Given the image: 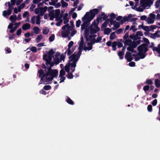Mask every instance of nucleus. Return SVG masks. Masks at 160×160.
<instances>
[{
	"label": "nucleus",
	"instance_id": "1",
	"mask_svg": "<svg viewBox=\"0 0 160 160\" xmlns=\"http://www.w3.org/2000/svg\"><path fill=\"white\" fill-rule=\"evenodd\" d=\"M80 57L77 56L75 53L73 54L69 57L70 61H72L71 65V69L72 73L75 71V68L76 67V63Z\"/></svg>",
	"mask_w": 160,
	"mask_h": 160
},
{
	"label": "nucleus",
	"instance_id": "2",
	"mask_svg": "<svg viewBox=\"0 0 160 160\" xmlns=\"http://www.w3.org/2000/svg\"><path fill=\"white\" fill-rule=\"evenodd\" d=\"M98 12L99 10L98 9L94 8L90 11V15H89V12H87L84 15V17L85 18H87V19L89 20V21H91L95 17V15L98 14Z\"/></svg>",
	"mask_w": 160,
	"mask_h": 160
},
{
	"label": "nucleus",
	"instance_id": "3",
	"mask_svg": "<svg viewBox=\"0 0 160 160\" xmlns=\"http://www.w3.org/2000/svg\"><path fill=\"white\" fill-rule=\"evenodd\" d=\"M148 45L146 43H143L140 45L137 48V50L139 52H143L146 53L148 51Z\"/></svg>",
	"mask_w": 160,
	"mask_h": 160
},
{
	"label": "nucleus",
	"instance_id": "4",
	"mask_svg": "<svg viewBox=\"0 0 160 160\" xmlns=\"http://www.w3.org/2000/svg\"><path fill=\"white\" fill-rule=\"evenodd\" d=\"M82 20L83 21V23L81 25V29L82 30L87 28L90 24V22L91 21H89L87 18H85L84 17L82 18Z\"/></svg>",
	"mask_w": 160,
	"mask_h": 160
},
{
	"label": "nucleus",
	"instance_id": "5",
	"mask_svg": "<svg viewBox=\"0 0 160 160\" xmlns=\"http://www.w3.org/2000/svg\"><path fill=\"white\" fill-rule=\"evenodd\" d=\"M84 43V41H82V40H81L79 43V47L78 48V52H75L74 53H75L77 56L80 57L82 53V48L83 46Z\"/></svg>",
	"mask_w": 160,
	"mask_h": 160
},
{
	"label": "nucleus",
	"instance_id": "6",
	"mask_svg": "<svg viewBox=\"0 0 160 160\" xmlns=\"http://www.w3.org/2000/svg\"><path fill=\"white\" fill-rule=\"evenodd\" d=\"M55 64L54 62H48L45 63V64L43 63L42 64V68L43 69H45V72H46V69H52V68L53 66Z\"/></svg>",
	"mask_w": 160,
	"mask_h": 160
},
{
	"label": "nucleus",
	"instance_id": "7",
	"mask_svg": "<svg viewBox=\"0 0 160 160\" xmlns=\"http://www.w3.org/2000/svg\"><path fill=\"white\" fill-rule=\"evenodd\" d=\"M48 76L52 77H57L58 74V71L57 69L54 70L52 69H48Z\"/></svg>",
	"mask_w": 160,
	"mask_h": 160
},
{
	"label": "nucleus",
	"instance_id": "8",
	"mask_svg": "<svg viewBox=\"0 0 160 160\" xmlns=\"http://www.w3.org/2000/svg\"><path fill=\"white\" fill-rule=\"evenodd\" d=\"M128 40H126L124 44L125 46H129L127 48V50L131 52L133 49L136 48L133 46V44L132 43L128 41Z\"/></svg>",
	"mask_w": 160,
	"mask_h": 160
},
{
	"label": "nucleus",
	"instance_id": "9",
	"mask_svg": "<svg viewBox=\"0 0 160 160\" xmlns=\"http://www.w3.org/2000/svg\"><path fill=\"white\" fill-rule=\"evenodd\" d=\"M54 58V56H50L48 55L47 54H44L43 56V60L45 61L46 63L48 62H52V59Z\"/></svg>",
	"mask_w": 160,
	"mask_h": 160
},
{
	"label": "nucleus",
	"instance_id": "10",
	"mask_svg": "<svg viewBox=\"0 0 160 160\" xmlns=\"http://www.w3.org/2000/svg\"><path fill=\"white\" fill-rule=\"evenodd\" d=\"M90 33L91 34H95L99 32L100 30V28H94L92 25H90L89 27Z\"/></svg>",
	"mask_w": 160,
	"mask_h": 160
},
{
	"label": "nucleus",
	"instance_id": "11",
	"mask_svg": "<svg viewBox=\"0 0 160 160\" xmlns=\"http://www.w3.org/2000/svg\"><path fill=\"white\" fill-rule=\"evenodd\" d=\"M60 13V9H56L55 10V15L56 20L57 21H58L60 20L62 16H61L60 17H59V15Z\"/></svg>",
	"mask_w": 160,
	"mask_h": 160
},
{
	"label": "nucleus",
	"instance_id": "12",
	"mask_svg": "<svg viewBox=\"0 0 160 160\" xmlns=\"http://www.w3.org/2000/svg\"><path fill=\"white\" fill-rule=\"evenodd\" d=\"M70 59H69L68 62L66 65L65 67V70L67 73H69L70 72V67L71 68V62L72 61H70Z\"/></svg>",
	"mask_w": 160,
	"mask_h": 160
},
{
	"label": "nucleus",
	"instance_id": "13",
	"mask_svg": "<svg viewBox=\"0 0 160 160\" xmlns=\"http://www.w3.org/2000/svg\"><path fill=\"white\" fill-rule=\"evenodd\" d=\"M48 9V7L47 6H44V7H40V13L39 14L41 16H43L45 12H46Z\"/></svg>",
	"mask_w": 160,
	"mask_h": 160
},
{
	"label": "nucleus",
	"instance_id": "14",
	"mask_svg": "<svg viewBox=\"0 0 160 160\" xmlns=\"http://www.w3.org/2000/svg\"><path fill=\"white\" fill-rule=\"evenodd\" d=\"M153 2L151 0H148L145 2V4L143 5L140 4L144 8H145L148 6L150 7L153 4Z\"/></svg>",
	"mask_w": 160,
	"mask_h": 160
},
{
	"label": "nucleus",
	"instance_id": "15",
	"mask_svg": "<svg viewBox=\"0 0 160 160\" xmlns=\"http://www.w3.org/2000/svg\"><path fill=\"white\" fill-rule=\"evenodd\" d=\"M128 41L132 43L133 44V46L136 48L138 45L139 44L141 43V40H138L136 41H132L131 39H128Z\"/></svg>",
	"mask_w": 160,
	"mask_h": 160
},
{
	"label": "nucleus",
	"instance_id": "16",
	"mask_svg": "<svg viewBox=\"0 0 160 160\" xmlns=\"http://www.w3.org/2000/svg\"><path fill=\"white\" fill-rule=\"evenodd\" d=\"M94 42H88L87 43V45L88 46V47H84V50L85 51L87 50L89 51L92 50V45L94 44Z\"/></svg>",
	"mask_w": 160,
	"mask_h": 160
},
{
	"label": "nucleus",
	"instance_id": "17",
	"mask_svg": "<svg viewBox=\"0 0 160 160\" xmlns=\"http://www.w3.org/2000/svg\"><path fill=\"white\" fill-rule=\"evenodd\" d=\"M31 28V25L28 23L24 24L22 26V28L23 30L25 31Z\"/></svg>",
	"mask_w": 160,
	"mask_h": 160
},
{
	"label": "nucleus",
	"instance_id": "18",
	"mask_svg": "<svg viewBox=\"0 0 160 160\" xmlns=\"http://www.w3.org/2000/svg\"><path fill=\"white\" fill-rule=\"evenodd\" d=\"M70 31L65 30L62 32V36L63 38H66L68 37L70 33Z\"/></svg>",
	"mask_w": 160,
	"mask_h": 160
},
{
	"label": "nucleus",
	"instance_id": "19",
	"mask_svg": "<svg viewBox=\"0 0 160 160\" xmlns=\"http://www.w3.org/2000/svg\"><path fill=\"white\" fill-rule=\"evenodd\" d=\"M89 31L90 30L89 27L85 29V38L87 41L89 40L88 37L89 34Z\"/></svg>",
	"mask_w": 160,
	"mask_h": 160
},
{
	"label": "nucleus",
	"instance_id": "20",
	"mask_svg": "<svg viewBox=\"0 0 160 160\" xmlns=\"http://www.w3.org/2000/svg\"><path fill=\"white\" fill-rule=\"evenodd\" d=\"M12 12V11H10L9 10H4L3 12V15L4 17H6L7 15H10Z\"/></svg>",
	"mask_w": 160,
	"mask_h": 160
},
{
	"label": "nucleus",
	"instance_id": "21",
	"mask_svg": "<svg viewBox=\"0 0 160 160\" xmlns=\"http://www.w3.org/2000/svg\"><path fill=\"white\" fill-rule=\"evenodd\" d=\"M9 19L12 23H15V22L17 20V17L16 15H13L11 16Z\"/></svg>",
	"mask_w": 160,
	"mask_h": 160
},
{
	"label": "nucleus",
	"instance_id": "22",
	"mask_svg": "<svg viewBox=\"0 0 160 160\" xmlns=\"http://www.w3.org/2000/svg\"><path fill=\"white\" fill-rule=\"evenodd\" d=\"M49 16L50 17V20L52 21L54 18H55V16L54 13V10L51 11L49 14Z\"/></svg>",
	"mask_w": 160,
	"mask_h": 160
},
{
	"label": "nucleus",
	"instance_id": "23",
	"mask_svg": "<svg viewBox=\"0 0 160 160\" xmlns=\"http://www.w3.org/2000/svg\"><path fill=\"white\" fill-rule=\"evenodd\" d=\"M33 30L36 34H38L40 32L39 28L37 27H34L33 28Z\"/></svg>",
	"mask_w": 160,
	"mask_h": 160
},
{
	"label": "nucleus",
	"instance_id": "24",
	"mask_svg": "<svg viewBox=\"0 0 160 160\" xmlns=\"http://www.w3.org/2000/svg\"><path fill=\"white\" fill-rule=\"evenodd\" d=\"M155 85L157 88L160 87V80L158 79H155Z\"/></svg>",
	"mask_w": 160,
	"mask_h": 160
},
{
	"label": "nucleus",
	"instance_id": "25",
	"mask_svg": "<svg viewBox=\"0 0 160 160\" xmlns=\"http://www.w3.org/2000/svg\"><path fill=\"white\" fill-rule=\"evenodd\" d=\"M138 55L139 56L141 59H143L146 56L147 54L146 53H144L143 52H139L138 53Z\"/></svg>",
	"mask_w": 160,
	"mask_h": 160
},
{
	"label": "nucleus",
	"instance_id": "26",
	"mask_svg": "<svg viewBox=\"0 0 160 160\" xmlns=\"http://www.w3.org/2000/svg\"><path fill=\"white\" fill-rule=\"evenodd\" d=\"M111 31V29L109 28H106L104 30V34L108 35Z\"/></svg>",
	"mask_w": 160,
	"mask_h": 160
},
{
	"label": "nucleus",
	"instance_id": "27",
	"mask_svg": "<svg viewBox=\"0 0 160 160\" xmlns=\"http://www.w3.org/2000/svg\"><path fill=\"white\" fill-rule=\"evenodd\" d=\"M117 45V42L116 41H114L112 42V50L113 51H116V46Z\"/></svg>",
	"mask_w": 160,
	"mask_h": 160
},
{
	"label": "nucleus",
	"instance_id": "28",
	"mask_svg": "<svg viewBox=\"0 0 160 160\" xmlns=\"http://www.w3.org/2000/svg\"><path fill=\"white\" fill-rule=\"evenodd\" d=\"M124 52H122V51H119L118 52V55L119 57V59H122L123 58V56L124 55Z\"/></svg>",
	"mask_w": 160,
	"mask_h": 160
},
{
	"label": "nucleus",
	"instance_id": "29",
	"mask_svg": "<svg viewBox=\"0 0 160 160\" xmlns=\"http://www.w3.org/2000/svg\"><path fill=\"white\" fill-rule=\"evenodd\" d=\"M7 3L8 7V9L10 11H12V10H13L14 8L13 6H14V5L11 4L9 2H8Z\"/></svg>",
	"mask_w": 160,
	"mask_h": 160
},
{
	"label": "nucleus",
	"instance_id": "30",
	"mask_svg": "<svg viewBox=\"0 0 160 160\" xmlns=\"http://www.w3.org/2000/svg\"><path fill=\"white\" fill-rule=\"evenodd\" d=\"M43 38L42 36V35H40L37 36V38L36 39V41L37 43L41 41V40Z\"/></svg>",
	"mask_w": 160,
	"mask_h": 160
},
{
	"label": "nucleus",
	"instance_id": "31",
	"mask_svg": "<svg viewBox=\"0 0 160 160\" xmlns=\"http://www.w3.org/2000/svg\"><path fill=\"white\" fill-rule=\"evenodd\" d=\"M157 33V31L154 33H151L150 37L153 39H155L156 38H158Z\"/></svg>",
	"mask_w": 160,
	"mask_h": 160
},
{
	"label": "nucleus",
	"instance_id": "32",
	"mask_svg": "<svg viewBox=\"0 0 160 160\" xmlns=\"http://www.w3.org/2000/svg\"><path fill=\"white\" fill-rule=\"evenodd\" d=\"M66 101L69 104L73 105L74 104L73 101L68 97H67V99L66 100Z\"/></svg>",
	"mask_w": 160,
	"mask_h": 160
},
{
	"label": "nucleus",
	"instance_id": "33",
	"mask_svg": "<svg viewBox=\"0 0 160 160\" xmlns=\"http://www.w3.org/2000/svg\"><path fill=\"white\" fill-rule=\"evenodd\" d=\"M148 24H152L154 22V20L152 18H148L146 20Z\"/></svg>",
	"mask_w": 160,
	"mask_h": 160
},
{
	"label": "nucleus",
	"instance_id": "34",
	"mask_svg": "<svg viewBox=\"0 0 160 160\" xmlns=\"http://www.w3.org/2000/svg\"><path fill=\"white\" fill-rule=\"evenodd\" d=\"M40 16L38 15L36 17V22L37 24H39L40 23Z\"/></svg>",
	"mask_w": 160,
	"mask_h": 160
},
{
	"label": "nucleus",
	"instance_id": "35",
	"mask_svg": "<svg viewBox=\"0 0 160 160\" xmlns=\"http://www.w3.org/2000/svg\"><path fill=\"white\" fill-rule=\"evenodd\" d=\"M49 30L48 28H46L42 30L43 33L45 35H47L48 34Z\"/></svg>",
	"mask_w": 160,
	"mask_h": 160
},
{
	"label": "nucleus",
	"instance_id": "36",
	"mask_svg": "<svg viewBox=\"0 0 160 160\" xmlns=\"http://www.w3.org/2000/svg\"><path fill=\"white\" fill-rule=\"evenodd\" d=\"M38 77H41L43 74L44 72L43 70L42 69H40L38 71Z\"/></svg>",
	"mask_w": 160,
	"mask_h": 160
},
{
	"label": "nucleus",
	"instance_id": "37",
	"mask_svg": "<svg viewBox=\"0 0 160 160\" xmlns=\"http://www.w3.org/2000/svg\"><path fill=\"white\" fill-rule=\"evenodd\" d=\"M98 24L99 23H98L97 22L96 23V21L94 20L90 25H92V27H94V28H99L98 27Z\"/></svg>",
	"mask_w": 160,
	"mask_h": 160
},
{
	"label": "nucleus",
	"instance_id": "38",
	"mask_svg": "<svg viewBox=\"0 0 160 160\" xmlns=\"http://www.w3.org/2000/svg\"><path fill=\"white\" fill-rule=\"evenodd\" d=\"M55 52L54 51L53 49H51L48 52V55L51 56H54L53 55L55 53Z\"/></svg>",
	"mask_w": 160,
	"mask_h": 160
},
{
	"label": "nucleus",
	"instance_id": "39",
	"mask_svg": "<svg viewBox=\"0 0 160 160\" xmlns=\"http://www.w3.org/2000/svg\"><path fill=\"white\" fill-rule=\"evenodd\" d=\"M145 83L148 85H151L152 84L153 82L150 79H147Z\"/></svg>",
	"mask_w": 160,
	"mask_h": 160
},
{
	"label": "nucleus",
	"instance_id": "40",
	"mask_svg": "<svg viewBox=\"0 0 160 160\" xmlns=\"http://www.w3.org/2000/svg\"><path fill=\"white\" fill-rule=\"evenodd\" d=\"M60 60L58 58H55L53 59V62L55 64L57 65L59 63Z\"/></svg>",
	"mask_w": 160,
	"mask_h": 160
},
{
	"label": "nucleus",
	"instance_id": "41",
	"mask_svg": "<svg viewBox=\"0 0 160 160\" xmlns=\"http://www.w3.org/2000/svg\"><path fill=\"white\" fill-rule=\"evenodd\" d=\"M115 32H113L111 33L110 36V39L111 40H113L115 38Z\"/></svg>",
	"mask_w": 160,
	"mask_h": 160
},
{
	"label": "nucleus",
	"instance_id": "42",
	"mask_svg": "<svg viewBox=\"0 0 160 160\" xmlns=\"http://www.w3.org/2000/svg\"><path fill=\"white\" fill-rule=\"evenodd\" d=\"M61 3L62 5V7L63 8H64L65 7H67L68 5V3L64 2L63 0H62L61 1Z\"/></svg>",
	"mask_w": 160,
	"mask_h": 160
},
{
	"label": "nucleus",
	"instance_id": "43",
	"mask_svg": "<svg viewBox=\"0 0 160 160\" xmlns=\"http://www.w3.org/2000/svg\"><path fill=\"white\" fill-rule=\"evenodd\" d=\"M68 74L67 75V78L69 79H72L73 77V76L72 72L68 73Z\"/></svg>",
	"mask_w": 160,
	"mask_h": 160
},
{
	"label": "nucleus",
	"instance_id": "44",
	"mask_svg": "<svg viewBox=\"0 0 160 160\" xmlns=\"http://www.w3.org/2000/svg\"><path fill=\"white\" fill-rule=\"evenodd\" d=\"M66 74L65 71L63 69H62L60 71L59 77H62Z\"/></svg>",
	"mask_w": 160,
	"mask_h": 160
},
{
	"label": "nucleus",
	"instance_id": "45",
	"mask_svg": "<svg viewBox=\"0 0 160 160\" xmlns=\"http://www.w3.org/2000/svg\"><path fill=\"white\" fill-rule=\"evenodd\" d=\"M55 35L54 34H52L49 38V41L50 42H52L54 39Z\"/></svg>",
	"mask_w": 160,
	"mask_h": 160
},
{
	"label": "nucleus",
	"instance_id": "46",
	"mask_svg": "<svg viewBox=\"0 0 160 160\" xmlns=\"http://www.w3.org/2000/svg\"><path fill=\"white\" fill-rule=\"evenodd\" d=\"M129 37V32H127L123 37V38L124 40H128L129 39L128 38Z\"/></svg>",
	"mask_w": 160,
	"mask_h": 160
},
{
	"label": "nucleus",
	"instance_id": "47",
	"mask_svg": "<svg viewBox=\"0 0 160 160\" xmlns=\"http://www.w3.org/2000/svg\"><path fill=\"white\" fill-rule=\"evenodd\" d=\"M114 28L115 29H117V28H119V27H120V25L119 23V22H116V21L115 22V23H114Z\"/></svg>",
	"mask_w": 160,
	"mask_h": 160
},
{
	"label": "nucleus",
	"instance_id": "48",
	"mask_svg": "<svg viewBox=\"0 0 160 160\" xmlns=\"http://www.w3.org/2000/svg\"><path fill=\"white\" fill-rule=\"evenodd\" d=\"M30 50L33 52H37V48L34 46L32 47L30 49Z\"/></svg>",
	"mask_w": 160,
	"mask_h": 160
},
{
	"label": "nucleus",
	"instance_id": "49",
	"mask_svg": "<svg viewBox=\"0 0 160 160\" xmlns=\"http://www.w3.org/2000/svg\"><path fill=\"white\" fill-rule=\"evenodd\" d=\"M67 55L68 56L70 55L73 52L71 50V48H68L67 49Z\"/></svg>",
	"mask_w": 160,
	"mask_h": 160
},
{
	"label": "nucleus",
	"instance_id": "50",
	"mask_svg": "<svg viewBox=\"0 0 160 160\" xmlns=\"http://www.w3.org/2000/svg\"><path fill=\"white\" fill-rule=\"evenodd\" d=\"M43 88L46 90H50L51 88V87L49 85H46Z\"/></svg>",
	"mask_w": 160,
	"mask_h": 160
},
{
	"label": "nucleus",
	"instance_id": "51",
	"mask_svg": "<svg viewBox=\"0 0 160 160\" xmlns=\"http://www.w3.org/2000/svg\"><path fill=\"white\" fill-rule=\"evenodd\" d=\"M102 39V37H98L97 38V39L96 40V39L94 38V40H95V42H94V43H98L100 42Z\"/></svg>",
	"mask_w": 160,
	"mask_h": 160
},
{
	"label": "nucleus",
	"instance_id": "52",
	"mask_svg": "<svg viewBox=\"0 0 160 160\" xmlns=\"http://www.w3.org/2000/svg\"><path fill=\"white\" fill-rule=\"evenodd\" d=\"M149 88H150L149 86L148 85H147L143 87V89L144 91H148L149 90Z\"/></svg>",
	"mask_w": 160,
	"mask_h": 160
},
{
	"label": "nucleus",
	"instance_id": "53",
	"mask_svg": "<svg viewBox=\"0 0 160 160\" xmlns=\"http://www.w3.org/2000/svg\"><path fill=\"white\" fill-rule=\"evenodd\" d=\"M147 110L149 112L152 111V106L151 105H149L147 107Z\"/></svg>",
	"mask_w": 160,
	"mask_h": 160
},
{
	"label": "nucleus",
	"instance_id": "54",
	"mask_svg": "<svg viewBox=\"0 0 160 160\" xmlns=\"http://www.w3.org/2000/svg\"><path fill=\"white\" fill-rule=\"evenodd\" d=\"M35 12L36 14H38L40 13V7L37 8L35 9Z\"/></svg>",
	"mask_w": 160,
	"mask_h": 160
},
{
	"label": "nucleus",
	"instance_id": "55",
	"mask_svg": "<svg viewBox=\"0 0 160 160\" xmlns=\"http://www.w3.org/2000/svg\"><path fill=\"white\" fill-rule=\"evenodd\" d=\"M131 56V53L128 52H127L125 56V58H128V57H130Z\"/></svg>",
	"mask_w": 160,
	"mask_h": 160
},
{
	"label": "nucleus",
	"instance_id": "56",
	"mask_svg": "<svg viewBox=\"0 0 160 160\" xmlns=\"http://www.w3.org/2000/svg\"><path fill=\"white\" fill-rule=\"evenodd\" d=\"M136 36H142L143 35L142 32L141 31H138L136 33Z\"/></svg>",
	"mask_w": 160,
	"mask_h": 160
},
{
	"label": "nucleus",
	"instance_id": "57",
	"mask_svg": "<svg viewBox=\"0 0 160 160\" xmlns=\"http://www.w3.org/2000/svg\"><path fill=\"white\" fill-rule=\"evenodd\" d=\"M135 26L134 25H132L130 28V30H132L133 32H135L137 30V28H135Z\"/></svg>",
	"mask_w": 160,
	"mask_h": 160
},
{
	"label": "nucleus",
	"instance_id": "58",
	"mask_svg": "<svg viewBox=\"0 0 160 160\" xmlns=\"http://www.w3.org/2000/svg\"><path fill=\"white\" fill-rule=\"evenodd\" d=\"M143 41L146 43V44H147L148 45L150 44V42L148 39L146 38H143Z\"/></svg>",
	"mask_w": 160,
	"mask_h": 160
},
{
	"label": "nucleus",
	"instance_id": "59",
	"mask_svg": "<svg viewBox=\"0 0 160 160\" xmlns=\"http://www.w3.org/2000/svg\"><path fill=\"white\" fill-rule=\"evenodd\" d=\"M74 44V42L72 41H71L69 42V43L68 45V47L69 48H71L73 46Z\"/></svg>",
	"mask_w": 160,
	"mask_h": 160
},
{
	"label": "nucleus",
	"instance_id": "60",
	"mask_svg": "<svg viewBox=\"0 0 160 160\" xmlns=\"http://www.w3.org/2000/svg\"><path fill=\"white\" fill-rule=\"evenodd\" d=\"M110 17V18H112V19H114L116 18V15L114 13H112L111 14Z\"/></svg>",
	"mask_w": 160,
	"mask_h": 160
},
{
	"label": "nucleus",
	"instance_id": "61",
	"mask_svg": "<svg viewBox=\"0 0 160 160\" xmlns=\"http://www.w3.org/2000/svg\"><path fill=\"white\" fill-rule=\"evenodd\" d=\"M142 29L144 31L148 32L150 30L149 27L148 26H143Z\"/></svg>",
	"mask_w": 160,
	"mask_h": 160
},
{
	"label": "nucleus",
	"instance_id": "62",
	"mask_svg": "<svg viewBox=\"0 0 160 160\" xmlns=\"http://www.w3.org/2000/svg\"><path fill=\"white\" fill-rule=\"evenodd\" d=\"M22 33V30L21 28H19L18 29L16 32V34L18 36H20Z\"/></svg>",
	"mask_w": 160,
	"mask_h": 160
},
{
	"label": "nucleus",
	"instance_id": "63",
	"mask_svg": "<svg viewBox=\"0 0 160 160\" xmlns=\"http://www.w3.org/2000/svg\"><path fill=\"white\" fill-rule=\"evenodd\" d=\"M81 22L80 20H78L76 22V26L77 27H79L80 25Z\"/></svg>",
	"mask_w": 160,
	"mask_h": 160
},
{
	"label": "nucleus",
	"instance_id": "64",
	"mask_svg": "<svg viewBox=\"0 0 160 160\" xmlns=\"http://www.w3.org/2000/svg\"><path fill=\"white\" fill-rule=\"evenodd\" d=\"M129 65L130 67H134L135 66V63L134 62H131H131H130L129 63Z\"/></svg>",
	"mask_w": 160,
	"mask_h": 160
}]
</instances>
